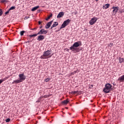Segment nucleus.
Segmentation results:
<instances>
[{
  "instance_id": "a878e982",
  "label": "nucleus",
  "mask_w": 124,
  "mask_h": 124,
  "mask_svg": "<svg viewBox=\"0 0 124 124\" xmlns=\"http://www.w3.org/2000/svg\"><path fill=\"white\" fill-rule=\"evenodd\" d=\"M1 2L3 3V2H7V1L6 0H2L1 1Z\"/></svg>"
},
{
  "instance_id": "7c9ffc66",
  "label": "nucleus",
  "mask_w": 124,
  "mask_h": 124,
  "mask_svg": "<svg viewBox=\"0 0 124 124\" xmlns=\"http://www.w3.org/2000/svg\"><path fill=\"white\" fill-rule=\"evenodd\" d=\"M77 92H73V93H76Z\"/></svg>"
},
{
  "instance_id": "c756f323",
  "label": "nucleus",
  "mask_w": 124,
  "mask_h": 124,
  "mask_svg": "<svg viewBox=\"0 0 124 124\" xmlns=\"http://www.w3.org/2000/svg\"><path fill=\"white\" fill-rule=\"evenodd\" d=\"M41 24V22L40 21H39V25H40Z\"/></svg>"
},
{
  "instance_id": "a211bd4d",
  "label": "nucleus",
  "mask_w": 124,
  "mask_h": 124,
  "mask_svg": "<svg viewBox=\"0 0 124 124\" xmlns=\"http://www.w3.org/2000/svg\"><path fill=\"white\" fill-rule=\"evenodd\" d=\"M68 102H69V101H68V100H64L62 102V103H63V104H67V103H68Z\"/></svg>"
},
{
  "instance_id": "aec40b11",
  "label": "nucleus",
  "mask_w": 124,
  "mask_h": 124,
  "mask_svg": "<svg viewBox=\"0 0 124 124\" xmlns=\"http://www.w3.org/2000/svg\"><path fill=\"white\" fill-rule=\"evenodd\" d=\"M24 33H25V31H21L20 32V34L21 36H22V35H24Z\"/></svg>"
},
{
  "instance_id": "f8f14e48",
  "label": "nucleus",
  "mask_w": 124,
  "mask_h": 124,
  "mask_svg": "<svg viewBox=\"0 0 124 124\" xmlns=\"http://www.w3.org/2000/svg\"><path fill=\"white\" fill-rule=\"evenodd\" d=\"M44 38L45 37L44 35H40L38 37L37 40L39 41H42Z\"/></svg>"
},
{
  "instance_id": "412c9836",
  "label": "nucleus",
  "mask_w": 124,
  "mask_h": 124,
  "mask_svg": "<svg viewBox=\"0 0 124 124\" xmlns=\"http://www.w3.org/2000/svg\"><path fill=\"white\" fill-rule=\"evenodd\" d=\"M15 8V6H12L10 9H9V11H10V10H13Z\"/></svg>"
},
{
  "instance_id": "473e14b6",
  "label": "nucleus",
  "mask_w": 124,
  "mask_h": 124,
  "mask_svg": "<svg viewBox=\"0 0 124 124\" xmlns=\"http://www.w3.org/2000/svg\"><path fill=\"white\" fill-rule=\"evenodd\" d=\"M110 45H111V46L113 45V43H110Z\"/></svg>"
},
{
  "instance_id": "7ed1b4c3",
  "label": "nucleus",
  "mask_w": 124,
  "mask_h": 124,
  "mask_svg": "<svg viewBox=\"0 0 124 124\" xmlns=\"http://www.w3.org/2000/svg\"><path fill=\"white\" fill-rule=\"evenodd\" d=\"M81 45V42H75L72 46L70 47V50L73 52H77L78 51V47H79Z\"/></svg>"
},
{
  "instance_id": "0eeeda50",
  "label": "nucleus",
  "mask_w": 124,
  "mask_h": 124,
  "mask_svg": "<svg viewBox=\"0 0 124 124\" xmlns=\"http://www.w3.org/2000/svg\"><path fill=\"white\" fill-rule=\"evenodd\" d=\"M96 21H97V18H96V17H93L89 21V24L91 26H93V24H94L96 22Z\"/></svg>"
},
{
  "instance_id": "b1692460",
  "label": "nucleus",
  "mask_w": 124,
  "mask_h": 124,
  "mask_svg": "<svg viewBox=\"0 0 124 124\" xmlns=\"http://www.w3.org/2000/svg\"><path fill=\"white\" fill-rule=\"evenodd\" d=\"M4 80V79H0V84H1V83H2L3 82Z\"/></svg>"
},
{
  "instance_id": "2eb2a0df",
  "label": "nucleus",
  "mask_w": 124,
  "mask_h": 124,
  "mask_svg": "<svg viewBox=\"0 0 124 124\" xmlns=\"http://www.w3.org/2000/svg\"><path fill=\"white\" fill-rule=\"evenodd\" d=\"M38 8H39V6H37L36 7H34L31 9V11H35V10H37Z\"/></svg>"
},
{
  "instance_id": "dca6fc26",
  "label": "nucleus",
  "mask_w": 124,
  "mask_h": 124,
  "mask_svg": "<svg viewBox=\"0 0 124 124\" xmlns=\"http://www.w3.org/2000/svg\"><path fill=\"white\" fill-rule=\"evenodd\" d=\"M53 16V14H51L50 16H49L46 19V21H48V20H49V19H50V18H52Z\"/></svg>"
},
{
  "instance_id": "9b49d317",
  "label": "nucleus",
  "mask_w": 124,
  "mask_h": 124,
  "mask_svg": "<svg viewBox=\"0 0 124 124\" xmlns=\"http://www.w3.org/2000/svg\"><path fill=\"white\" fill-rule=\"evenodd\" d=\"M63 15H64V13L63 12H60L57 16V18H62Z\"/></svg>"
},
{
  "instance_id": "5701e85b",
  "label": "nucleus",
  "mask_w": 124,
  "mask_h": 124,
  "mask_svg": "<svg viewBox=\"0 0 124 124\" xmlns=\"http://www.w3.org/2000/svg\"><path fill=\"white\" fill-rule=\"evenodd\" d=\"M45 82H49V81H50V79L49 78H46V79H45Z\"/></svg>"
},
{
  "instance_id": "ddd939ff",
  "label": "nucleus",
  "mask_w": 124,
  "mask_h": 124,
  "mask_svg": "<svg viewBox=\"0 0 124 124\" xmlns=\"http://www.w3.org/2000/svg\"><path fill=\"white\" fill-rule=\"evenodd\" d=\"M109 7H110V4L108 3L105 4V5L103 6V8L104 9H107V8H109Z\"/></svg>"
},
{
  "instance_id": "f704fd0d",
  "label": "nucleus",
  "mask_w": 124,
  "mask_h": 124,
  "mask_svg": "<svg viewBox=\"0 0 124 124\" xmlns=\"http://www.w3.org/2000/svg\"><path fill=\"white\" fill-rule=\"evenodd\" d=\"M1 10H1V9H0V11H1Z\"/></svg>"
},
{
  "instance_id": "72a5a7b5",
  "label": "nucleus",
  "mask_w": 124,
  "mask_h": 124,
  "mask_svg": "<svg viewBox=\"0 0 124 124\" xmlns=\"http://www.w3.org/2000/svg\"><path fill=\"white\" fill-rule=\"evenodd\" d=\"M90 87H91V88H93V85H91Z\"/></svg>"
},
{
  "instance_id": "20e7f679",
  "label": "nucleus",
  "mask_w": 124,
  "mask_h": 124,
  "mask_svg": "<svg viewBox=\"0 0 124 124\" xmlns=\"http://www.w3.org/2000/svg\"><path fill=\"white\" fill-rule=\"evenodd\" d=\"M112 86L110 83H108L105 85V88L103 91L106 93H108L111 92L112 90Z\"/></svg>"
},
{
  "instance_id": "9d476101",
  "label": "nucleus",
  "mask_w": 124,
  "mask_h": 124,
  "mask_svg": "<svg viewBox=\"0 0 124 124\" xmlns=\"http://www.w3.org/2000/svg\"><path fill=\"white\" fill-rule=\"evenodd\" d=\"M53 23V21H51L50 22L47 23L46 25L45 26L46 29H49L50 27H51V25Z\"/></svg>"
},
{
  "instance_id": "cd10ccee",
  "label": "nucleus",
  "mask_w": 124,
  "mask_h": 124,
  "mask_svg": "<svg viewBox=\"0 0 124 124\" xmlns=\"http://www.w3.org/2000/svg\"><path fill=\"white\" fill-rule=\"evenodd\" d=\"M9 10H8V11H7V12H6L5 13V14H8V13H9Z\"/></svg>"
},
{
  "instance_id": "1a4fd4ad",
  "label": "nucleus",
  "mask_w": 124,
  "mask_h": 124,
  "mask_svg": "<svg viewBox=\"0 0 124 124\" xmlns=\"http://www.w3.org/2000/svg\"><path fill=\"white\" fill-rule=\"evenodd\" d=\"M120 83L122 82H124V75L119 77L117 80Z\"/></svg>"
},
{
  "instance_id": "4468645a",
  "label": "nucleus",
  "mask_w": 124,
  "mask_h": 124,
  "mask_svg": "<svg viewBox=\"0 0 124 124\" xmlns=\"http://www.w3.org/2000/svg\"><path fill=\"white\" fill-rule=\"evenodd\" d=\"M58 25H59V23H58V22H55L52 25V26L51 27V29L52 30V29H53V28H55L56 27V26H58Z\"/></svg>"
},
{
  "instance_id": "39448f33",
  "label": "nucleus",
  "mask_w": 124,
  "mask_h": 124,
  "mask_svg": "<svg viewBox=\"0 0 124 124\" xmlns=\"http://www.w3.org/2000/svg\"><path fill=\"white\" fill-rule=\"evenodd\" d=\"M71 22V20L69 19H67L66 20L64 21L62 24V25L61 27V29H63L65 27H66L67 25L69 24Z\"/></svg>"
},
{
  "instance_id": "4be33fe9",
  "label": "nucleus",
  "mask_w": 124,
  "mask_h": 124,
  "mask_svg": "<svg viewBox=\"0 0 124 124\" xmlns=\"http://www.w3.org/2000/svg\"><path fill=\"white\" fill-rule=\"evenodd\" d=\"M6 123H9V122H10V119L8 118L6 120Z\"/></svg>"
},
{
  "instance_id": "c85d7f7f",
  "label": "nucleus",
  "mask_w": 124,
  "mask_h": 124,
  "mask_svg": "<svg viewBox=\"0 0 124 124\" xmlns=\"http://www.w3.org/2000/svg\"><path fill=\"white\" fill-rule=\"evenodd\" d=\"M29 18H30V17H25V19H29Z\"/></svg>"
},
{
  "instance_id": "f03ea898",
  "label": "nucleus",
  "mask_w": 124,
  "mask_h": 124,
  "mask_svg": "<svg viewBox=\"0 0 124 124\" xmlns=\"http://www.w3.org/2000/svg\"><path fill=\"white\" fill-rule=\"evenodd\" d=\"M52 56H53V54H52V52L51 50H48L44 52L43 55L41 56V59H49V58H51Z\"/></svg>"
},
{
  "instance_id": "6ab92c4d",
  "label": "nucleus",
  "mask_w": 124,
  "mask_h": 124,
  "mask_svg": "<svg viewBox=\"0 0 124 124\" xmlns=\"http://www.w3.org/2000/svg\"><path fill=\"white\" fill-rule=\"evenodd\" d=\"M37 35H38V33L37 34H33L32 35H30V37H33L34 36H37Z\"/></svg>"
},
{
  "instance_id": "f3484780",
  "label": "nucleus",
  "mask_w": 124,
  "mask_h": 124,
  "mask_svg": "<svg viewBox=\"0 0 124 124\" xmlns=\"http://www.w3.org/2000/svg\"><path fill=\"white\" fill-rule=\"evenodd\" d=\"M119 62H120V63H122V62H124V58H120L119 59Z\"/></svg>"
},
{
  "instance_id": "2f4dec72",
  "label": "nucleus",
  "mask_w": 124,
  "mask_h": 124,
  "mask_svg": "<svg viewBox=\"0 0 124 124\" xmlns=\"http://www.w3.org/2000/svg\"><path fill=\"white\" fill-rule=\"evenodd\" d=\"M37 102H40V101H39V100H38V101H37Z\"/></svg>"
},
{
  "instance_id": "bb28decb",
  "label": "nucleus",
  "mask_w": 124,
  "mask_h": 124,
  "mask_svg": "<svg viewBox=\"0 0 124 124\" xmlns=\"http://www.w3.org/2000/svg\"><path fill=\"white\" fill-rule=\"evenodd\" d=\"M2 13H3L2 10L0 11V16H1V15H2Z\"/></svg>"
},
{
  "instance_id": "f257e3e1",
  "label": "nucleus",
  "mask_w": 124,
  "mask_h": 124,
  "mask_svg": "<svg viewBox=\"0 0 124 124\" xmlns=\"http://www.w3.org/2000/svg\"><path fill=\"white\" fill-rule=\"evenodd\" d=\"M19 79L14 80L12 84H19V83H22L23 81L26 80V76L24 74H20L18 75Z\"/></svg>"
},
{
  "instance_id": "423d86ee",
  "label": "nucleus",
  "mask_w": 124,
  "mask_h": 124,
  "mask_svg": "<svg viewBox=\"0 0 124 124\" xmlns=\"http://www.w3.org/2000/svg\"><path fill=\"white\" fill-rule=\"evenodd\" d=\"M112 9H113L112 11L113 14L112 15H116L117 13H118V11H119V6H113L112 7Z\"/></svg>"
},
{
  "instance_id": "393cba45",
  "label": "nucleus",
  "mask_w": 124,
  "mask_h": 124,
  "mask_svg": "<svg viewBox=\"0 0 124 124\" xmlns=\"http://www.w3.org/2000/svg\"><path fill=\"white\" fill-rule=\"evenodd\" d=\"M124 9L121 10L120 13H124Z\"/></svg>"
},
{
  "instance_id": "6e6552de",
  "label": "nucleus",
  "mask_w": 124,
  "mask_h": 124,
  "mask_svg": "<svg viewBox=\"0 0 124 124\" xmlns=\"http://www.w3.org/2000/svg\"><path fill=\"white\" fill-rule=\"evenodd\" d=\"M47 32H48V31L42 29L38 32V34H46Z\"/></svg>"
}]
</instances>
